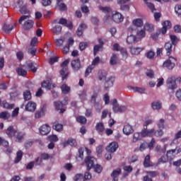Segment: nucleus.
<instances>
[{"label":"nucleus","instance_id":"nucleus-1","mask_svg":"<svg viewBox=\"0 0 181 181\" xmlns=\"http://www.w3.org/2000/svg\"><path fill=\"white\" fill-rule=\"evenodd\" d=\"M152 122V119H148L144 122V128L141 132L142 138H146V136H149L150 138H153V136L162 138V136H163L164 132L162 129L156 130L154 128L148 129V125H151Z\"/></svg>","mask_w":181,"mask_h":181},{"label":"nucleus","instance_id":"nucleus-2","mask_svg":"<svg viewBox=\"0 0 181 181\" xmlns=\"http://www.w3.org/2000/svg\"><path fill=\"white\" fill-rule=\"evenodd\" d=\"M6 135H8V138H13L16 142L21 143L25 138L26 135L25 133L20 132L19 130H16L13 126H9L6 131Z\"/></svg>","mask_w":181,"mask_h":181},{"label":"nucleus","instance_id":"nucleus-3","mask_svg":"<svg viewBox=\"0 0 181 181\" xmlns=\"http://www.w3.org/2000/svg\"><path fill=\"white\" fill-rule=\"evenodd\" d=\"M95 158L93 156H86L85 158V163L86 165L87 170H91L93 168L94 171L96 173H101L103 172V166L100 164H96L94 165V162H95Z\"/></svg>","mask_w":181,"mask_h":181},{"label":"nucleus","instance_id":"nucleus-4","mask_svg":"<svg viewBox=\"0 0 181 181\" xmlns=\"http://www.w3.org/2000/svg\"><path fill=\"white\" fill-rule=\"evenodd\" d=\"M167 88L168 90H171L173 91L177 88V84L181 83V77H177L175 76H170L168 78L167 81Z\"/></svg>","mask_w":181,"mask_h":181},{"label":"nucleus","instance_id":"nucleus-5","mask_svg":"<svg viewBox=\"0 0 181 181\" xmlns=\"http://www.w3.org/2000/svg\"><path fill=\"white\" fill-rule=\"evenodd\" d=\"M163 66L168 70H173L176 66V59L173 57H169V59L163 62Z\"/></svg>","mask_w":181,"mask_h":181},{"label":"nucleus","instance_id":"nucleus-6","mask_svg":"<svg viewBox=\"0 0 181 181\" xmlns=\"http://www.w3.org/2000/svg\"><path fill=\"white\" fill-rule=\"evenodd\" d=\"M71 66L75 73L78 71L80 69H81V61H80V59H74L71 62Z\"/></svg>","mask_w":181,"mask_h":181},{"label":"nucleus","instance_id":"nucleus-7","mask_svg":"<svg viewBox=\"0 0 181 181\" xmlns=\"http://www.w3.org/2000/svg\"><path fill=\"white\" fill-rule=\"evenodd\" d=\"M47 159H50V156L48 153H41V158H35V166H40L43 163L42 160H47Z\"/></svg>","mask_w":181,"mask_h":181},{"label":"nucleus","instance_id":"nucleus-8","mask_svg":"<svg viewBox=\"0 0 181 181\" xmlns=\"http://www.w3.org/2000/svg\"><path fill=\"white\" fill-rule=\"evenodd\" d=\"M112 18L115 23H121V22H124V16L118 11H113Z\"/></svg>","mask_w":181,"mask_h":181},{"label":"nucleus","instance_id":"nucleus-9","mask_svg":"<svg viewBox=\"0 0 181 181\" xmlns=\"http://www.w3.org/2000/svg\"><path fill=\"white\" fill-rule=\"evenodd\" d=\"M39 131L41 135H49V134H50V131H52V128L49 124H42L40 127Z\"/></svg>","mask_w":181,"mask_h":181},{"label":"nucleus","instance_id":"nucleus-10","mask_svg":"<svg viewBox=\"0 0 181 181\" xmlns=\"http://www.w3.org/2000/svg\"><path fill=\"white\" fill-rule=\"evenodd\" d=\"M54 105L57 111H59L60 114H63L66 111V107L62 101H55L54 102Z\"/></svg>","mask_w":181,"mask_h":181},{"label":"nucleus","instance_id":"nucleus-11","mask_svg":"<svg viewBox=\"0 0 181 181\" xmlns=\"http://www.w3.org/2000/svg\"><path fill=\"white\" fill-rule=\"evenodd\" d=\"M118 143L116 141H112L107 147L106 151L110 153H114L118 149Z\"/></svg>","mask_w":181,"mask_h":181},{"label":"nucleus","instance_id":"nucleus-12","mask_svg":"<svg viewBox=\"0 0 181 181\" xmlns=\"http://www.w3.org/2000/svg\"><path fill=\"white\" fill-rule=\"evenodd\" d=\"M122 173V170L121 168H117L116 170H114L110 176L112 178V181H118L119 180V175Z\"/></svg>","mask_w":181,"mask_h":181},{"label":"nucleus","instance_id":"nucleus-13","mask_svg":"<svg viewBox=\"0 0 181 181\" xmlns=\"http://www.w3.org/2000/svg\"><path fill=\"white\" fill-rule=\"evenodd\" d=\"M58 23L59 25H63L64 26H66V28H69L70 30L73 29V23L71 21H67V19L64 18H62L58 21Z\"/></svg>","mask_w":181,"mask_h":181},{"label":"nucleus","instance_id":"nucleus-14","mask_svg":"<svg viewBox=\"0 0 181 181\" xmlns=\"http://www.w3.org/2000/svg\"><path fill=\"white\" fill-rule=\"evenodd\" d=\"M114 81H115V77L110 76L105 80V88L107 90V88H110V87H112L114 86Z\"/></svg>","mask_w":181,"mask_h":181},{"label":"nucleus","instance_id":"nucleus-15","mask_svg":"<svg viewBox=\"0 0 181 181\" xmlns=\"http://www.w3.org/2000/svg\"><path fill=\"white\" fill-rule=\"evenodd\" d=\"M35 25V21L33 20L28 19L25 21L23 25L24 30H30Z\"/></svg>","mask_w":181,"mask_h":181},{"label":"nucleus","instance_id":"nucleus-16","mask_svg":"<svg viewBox=\"0 0 181 181\" xmlns=\"http://www.w3.org/2000/svg\"><path fill=\"white\" fill-rule=\"evenodd\" d=\"M164 49L166 52V56H170L173 53V45L172 42H166L164 45Z\"/></svg>","mask_w":181,"mask_h":181},{"label":"nucleus","instance_id":"nucleus-17","mask_svg":"<svg viewBox=\"0 0 181 181\" xmlns=\"http://www.w3.org/2000/svg\"><path fill=\"white\" fill-rule=\"evenodd\" d=\"M16 28V24L14 23H11V24H7L5 23L4 25V30L5 33H11V31L13 30Z\"/></svg>","mask_w":181,"mask_h":181},{"label":"nucleus","instance_id":"nucleus-18","mask_svg":"<svg viewBox=\"0 0 181 181\" xmlns=\"http://www.w3.org/2000/svg\"><path fill=\"white\" fill-rule=\"evenodd\" d=\"M69 145H70V146L76 147L77 146V141L73 138H69L67 141H65L63 143L64 147L69 146Z\"/></svg>","mask_w":181,"mask_h":181},{"label":"nucleus","instance_id":"nucleus-19","mask_svg":"<svg viewBox=\"0 0 181 181\" xmlns=\"http://www.w3.org/2000/svg\"><path fill=\"white\" fill-rule=\"evenodd\" d=\"M143 50H145V47H130V53L132 54H134V56H138V54H139Z\"/></svg>","mask_w":181,"mask_h":181},{"label":"nucleus","instance_id":"nucleus-20","mask_svg":"<svg viewBox=\"0 0 181 181\" xmlns=\"http://www.w3.org/2000/svg\"><path fill=\"white\" fill-rule=\"evenodd\" d=\"M61 67L62 69L59 71V74L62 76L63 81H64V80H67V78H69V72H66L67 70H69V67H64V66H61Z\"/></svg>","mask_w":181,"mask_h":181},{"label":"nucleus","instance_id":"nucleus-21","mask_svg":"<svg viewBox=\"0 0 181 181\" xmlns=\"http://www.w3.org/2000/svg\"><path fill=\"white\" fill-rule=\"evenodd\" d=\"M36 110V103L33 101H29L25 105V110L33 112Z\"/></svg>","mask_w":181,"mask_h":181},{"label":"nucleus","instance_id":"nucleus-22","mask_svg":"<svg viewBox=\"0 0 181 181\" xmlns=\"http://www.w3.org/2000/svg\"><path fill=\"white\" fill-rule=\"evenodd\" d=\"M143 165L144 168H152V166H153V164H152V162L151 161V155L148 154L145 157Z\"/></svg>","mask_w":181,"mask_h":181},{"label":"nucleus","instance_id":"nucleus-23","mask_svg":"<svg viewBox=\"0 0 181 181\" xmlns=\"http://www.w3.org/2000/svg\"><path fill=\"white\" fill-rule=\"evenodd\" d=\"M134 133V129L132 128V126L129 124H126L123 128V134L124 135H131V134Z\"/></svg>","mask_w":181,"mask_h":181},{"label":"nucleus","instance_id":"nucleus-24","mask_svg":"<svg viewBox=\"0 0 181 181\" xmlns=\"http://www.w3.org/2000/svg\"><path fill=\"white\" fill-rule=\"evenodd\" d=\"M57 5L61 12L67 11V6L63 3V0H57Z\"/></svg>","mask_w":181,"mask_h":181},{"label":"nucleus","instance_id":"nucleus-25","mask_svg":"<svg viewBox=\"0 0 181 181\" xmlns=\"http://www.w3.org/2000/svg\"><path fill=\"white\" fill-rule=\"evenodd\" d=\"M107 71H104V70H99L98 73V77L100 80V81H104V80L107 79Z\"/></svg>","mask_w":181,"mask_h":181},{"label":"nucleus","instance_id":"nucleus-26","mask_svg":"<svg viewBox=\"0 0 181 181\" xmlns=\"http://www.w3.org/2000/svg\"><path fill=\"white\" fill-rule=\"evenodd\" d=\"M52 129H54L57 132H62L63 131V124L59 122H54L52 125Z\"/></svg>","mask_w":181,"mask_h":181},{"label":"nucleus","instance_id":"nucleus-27","mask_svg":"<svg viewBox=\"0 0 181 181\" xmlns=\"http://www.w3.org/2000/svg\"><path fill=\"white\" fill-rule=\"evenodd\" d=\"M3 108H5L6 110H13L15 108V104L13 103H8L6 100L2 101Z\"/></svg>","mask_w":181,"mask_h":181},{"label":"nucleus","instance_id":"nucleus-28","mask_svg":"<svg viewBox=\"0 0 181 181\" xmlns=\"http://www.w3.org/2000/svg\"><path fill=\"white\" fill-rule=\"evenodd\" d=\"M126 42L127 45H133L134 42H136V37L134 35L127 36Z\"/></svg>","mask_w":181,"mask_h":181},{"label":"nucleus","instance_id":"nucleus-29","mask_svg":"<svg viewBox=\"0 0 181 181\" xmlns=\"http://www.w3.org/2000/svg\"><path fill=\"white\" fill-rule=\"evenodd\" d=\"M22 158H23V151H18L16 153V158H15L14 163H19V162L22 160Z\"/></svg>","mask_w":181,"mask_h":181},{"label":"nucleus","instance_id":"nucleus-30","mask_svg":"<svg viewBox=\"0 0 181 181\" xmlns=\"http://www.w3.org/2000/svg\"><path fill=\"white\" fill-rule=\"evenodd\" d=\"M8 118H11V113L8 111L0 112V119L6 121Z\"/></svg>","mask_w":181,"mask_h":181},{"label":"nucleus","instance_id":"nucleus-31","mask_svg":"<svg viewBox=\"0 0 181 181\" xmlns=\"http://www.w3.org/2000/svg\"><path fill=\"white\" fill-rule=\"evenodd\" d=\"M64 40H66V38L64 37H61L60 38L55 39V45L57 47H62L63 46V43H64Z\"/></svg>","mask_w":181,"mask_h":181},{"label":"nucleus","instance_id":"nucleus-32","mask_svg":"<svg viewBox=\"0 0 181 181\" xmlns=\"http://www.w3.org/2000/svg\"><path fill=\"white\" fill-rule=\"evenodd\" d=\"M16 73L18 76H21L22 77H25V76H27L28 74V71L22 67L17 68Z\"/></svg>","mask_w":181,"mask_h":181},{"label":"nucleus","instance_id":"nucleus-33","mask_svg":"<svg viewBox=\"0 0 181 181\" xmlns=\"http://www.w3.org/2000/svg\"><path fill=\"white\" fill-rule=\"evenodd\" d=\"M86 28H87V25H86V24H81L76 30L77 36H81V35H83V30H84Z\"/></svg>","mask_w":181,"mask_h":181},{"label":"nucleus","instance_id":"nucleus-34","mask_svg":"<svg viewBox=\"0 0 181 181\" xmlns=\"http://www.w3.org/2000/svg\"><path fill=\"white\" fill-rule=\"evenodd\" d=\"M133 25L137 28H142L144 26V21L141 18H136L133 21Z\"/></svg>","mask_w":181,"mask_h":181},{"label":"nucleus","instance_id":"nucleus-35","mask_svg":"<svg viewBox=\"0 0 181 181\" xmlns=\"http://www.w3.org/2000/svg\"><path fill=\"white\" fill-rule=\"evenodd\" d=\"M99 9L103 13H110L112 12V9L110 8V7L108 6H99Z\"/></svg>","mask_w":181,"mask_h":181},{"label":"nucleus","instance_id":"nucleus-36","mask_svg":"<svg viewBox=\"0 0 181 181\" xmlns=\"http://www.w3.org/2000/svg\"><path fill=\"white\" fill-rule=\"evenodd\" d=\"M46 111V109L44 107L41 108L40 111H37L35 114V118H42L43 115H45V112Z\"/></svg>","mask_w":181,"mask_h":181},{"label":"nucleus","instance_id":"nucleus-37","mask_svg":"<svg viewBox=\"0 0 181 181\" xmlns=\"http://www.w3.org/2000/svg\"><path fill=\"white\" fill-rule=\"evenodd\" d=\"M23 98L25 101H29V100L32 98V93H30V90H28L23 92Z\"/></svg>","mask_w":181,"mask_h":181},{"label":"nucleus","instance_id":"nucleus-38","mask_svg":"<svg viewBox=\"0 0 181 181\" xmlns=\"http://www.w3.org/2000/svg\"><path fill=\"white\" fill-rule=\"evenodd\" d=\"M144 30H147V32H153V29H155V28L153 27V24L146 23L144 26Z\"/></svg>","mask_w":181,"mask_h":181},{"label":"nucleus","instance_id":"nucleus-39","mask_svg":"<svg viewBox=\"0 0 181 181\" xmlns=\"http://www.w3.org/2000/svg\"><path fill=\"white\" fill-rule=\"evenodd\" d=\"M151 107H152L153 110H160V108H162V103L159 101L153 102L151 103Z\"/></svg>","mask_w":181,"mask_h":181},{"label":"nucleus","instance_id":"nucleus-40","mask_svg":"<svg viewBox=\"0 0 181 181\" xmlns=\"http://www.w3.org/2000/svg\"><path fill=\"white\" fill-rule=\"evenodd\" d=\"M95 129L99 134H100V132H104V124L103 122L97 123Z\"/></svg>","mask_w":181,"mask_h":181},{"label":"nucleus","instance_id":"nucleus-41","mask_svg":"<svg viewBox=\"0 0 181 181\" xmlns=\"http://www.w3.org/2000/svg\"><path fill=\"white\" fill-rule=\"evenodd\" d=\"M77 122H79V124H82L83 125L87 124V118L84 116H78L76 117Z\"/></svg>","mask_w":181,"mask_h":181},{"label":"nucleus","instance_id":"nucleus-42","mask_svg":"<svg viewBox=\"0 0 181 181\" xmlns=\"http://www.w3.org/2000/svg\"><path fill=\"white\" fill-rule=\"evenodd\" d=\"M146 2V6L149 8L150 11L153 13L156 11L155 5L151 2H148V0H144Z\"/></svg>","mask_w":181,"mask_h":181},{"label":"nucleus","instance_id":"nucleus-43","mask_svg":"<svg viewBox=\"0 0 181 181\" xmlns=\"http://www.w3.org/2000/svg\"><path fill=\"white\" fill-rule=\"evenodd\" d=\"M117 60H118V58L117 57V54H112L110 60V63L111 66H115V64H117Z\"/></svg>","mask_w":181,"mask_h":181},{"label":"nucleus","instance_id":"nucleus-44","mask_svg":"<svg viewBox=\"0 0 181 181\" xmlns=\"http://www.w3.org/2000/svg\"><path fill=\"white\" fill-rule=\"evenodd\" d=\"M127 111V106L125 105H121V106H117L116 110H113L114 112H125Z\"/></svg>","mask_w":181,"mask_h":181},{"label":"nucleus","instance_id":"nucleus-45","mask_svg":"<svg viewBox=\"0 0 181 181\" xmlns=\"http://www.w3.org/2000/svg\"><path fill=\"white\" fill-rule=\"evenodd\" d=\"M41 86L42 88H46L47 90H50L52 88V84H50V82L49 81H44L41 83Z\"/></svg>","mask_w":181,"mask_h":181},{"label":"nucleus","instance_id":"nucleus-46","mask_svg":"<svg viewBox=\"0 0 181 181\" xmlns=\"http://www.w3.org/2000/svg\"><path fill=\"white\" fill-rule=\"evenodd\" d=\"M62 29L61 25H57L53 28L52 32L55 33V35H60V33H62Z\"/></svg>","mask_w":181,"mask_h":181},{"label":"nucleus","instance_id":"nucleus-47","mask_svg":"<svg viewBox=\"0 0 181 181\" xmlns=\"http://www.w3.org/2000/svg\"><path fill=\"white\" fill-rule=\"evenodd\" d=\"M142 138V135L139 132H135L133 134V142H138Z\"/></svg>","mask_w":181,"mask_h":181},{"label":"nucleus","instance_id":"nucleus-48","mask_svg":"<svg viewBox=\"0 0 181 181\" xmlns=\"http://www.w3.org/2000/svg\"><path fill=\"white\" fill-rule=\"evenodd\" d=\"M175 155H176V149H172L167 151L166 156L170 158V159L175 158Z\"/></svg>","mask_w":181,"mask_h":181},{"label":"nucleus","instance_id":"nucleus-49","mask_svg":"<svg viewBox=\"0 0 181 181\" xmlns=\"http://www.w3.org/2000/svg\"><path fill=\"white\" fill-rule=\"evenodd\" d=\"M61 90L64 94H69V93H70V88L66 84H63L61 86Z\"/></svg>","mask_w":181,"mask_h":181},{"label":"nucleus","instance_id":"nucleus-50","mask_svg":"<svg viewBox=\"0 0 181 181\" xmlns=\"http://www.w3.org/2000/svg\"><path fill=\"white\" fill-rule=\"evenodd\" d=\"M27 66L29 69V70L33 71V73H36V71H37V68H36L34 63H28Z\"/></svg>","mask_w":181,"mask_h":181},{"label":"nucleus","instance_id":"nucleus-51","mask_svg":"<svg viewBox=\"0 0 181 181\" xmlns=\"http://www.w3.org/2000/svg\"><path fill=\"white\" fill-rule=\"evenodd\" d=\"M170 38L171 40V45L175 46L177 45V42H179V39H177V37L176 35H170Z\"/></svg>","mask_w":181,"mask_h":181},{"label":"nucleus","instance_id":"nucleus-52","mask_svg":"<svg viewBox=\"0 0 181 181\" xmlns=\"http://www.w3.org/2000/svg\"><path fill=\"white\" fill-rule=\"evenodd\" d=\"M132 88L134 90V91L136 93H139L140 94H144L146 91L145 88L132 87Z\"/></svg>","mask_w":181,"mask_h":181},{"label":"nucleus","instance_id":"nucleus-53","mask_svg":"<svg viewBox=\"0 0 181 181\" xmlns=\"http://www.w3.org/2000/svg\"><path fill=\"white\" fill-rule=\"evenodd\" d=\"M175 12L179 18H181V5L177 4L175 7Z\"/></svg>","mask_w":181,"mask_h":181},{"label":"nucleus","instance_id":"nucleus-54","mask_svg":"<svg viewBox=\"0 0 181 181\" xmlns=\"http://www.w3.org/2000/svg\"><path fill=\"white\" fill-rule=\"evenodd\" d=\"M146 57H147V59H149L150 60H152L153 57H155V52L152 50L148 51L146 53Z\"/></svg>","mask_w":181,"mask_h":181},{"label":"nucleus","instance_id":"nucleus-55","mask_svg":"<svg viewBox=\"0 0 181 181\" xmlns=\"http://www.w3.org/2000/svg\"><path fill=\"white\" fill-rule=\"evenodd\" d=\"M169 160V157L168 156H163L158 159V163H166Z\"/></svg>","mask_w":181,"mask_h":181},{"label":"nucleus","instance_id":"nucleus-56","mask_svg":"<svg viewBox=\"0 0 181 181\" xmlns=\"http://www.w3.org/2000/svg\"><path fill=\"white\" fill-rule=\"evenodd\" d=\"M157 127L159 128L158 129H163L165 128V119H160L159 122L157 124Z\"/></svg>","mask_w":181,"mask_h":181},{"label":"nucleus","instance_id":"nucleus-57","mask_svg":"<svg viewBox=\"0 0 181 181\" xmlns=\"http://www.w3.org/2000/svg\"><path fill=\"white\" fill-rule=\"evenodd\" d=\"M97 97H98V93H93V95L91 96V99H90V103L92 104H95L97 103Z\"/></svg>","mask_w":181,"mask_h":181},{"label":"nucleus","instance_id":"nucleus-58","mask_svg":"<svg viewBox=\"0 0 181 181\" xmlns=\"http://www.w3.org/2000/svg\"><path fill=\"white\" fill-rule=\"evenodd\" d=\"M37 42H38V39L37 37H33L31 39L30 46H32V47H35V46H37Z\"/></svg>","mask_w":181,"mask_h":181},{"label":"nucleus","instance_id":"nucleus-59","mask_svg":"<svg viewBox=\"0 0 181 181\" xmlns=\"http://www.w3.org/2000/svg\"><path fill=\"white\" fill-rule=\"evenodd\" d=\"M93 69H94V66H93V65H90L89 66H88L85 71V77H88L90 73L93 71Z\"/></svg>","mask_w":181,"mask_h":181},{"label":"nucleus","instance_id":"nucleus-60","mask_svg":"<svg viewBox=\"0 0 181 181\" xmlns=\"http://www.w3.org/2000/svg\"><path fill=\"white\" fill-rule=\"evenodd\" d=\"M26 19H30V15L21 16L18 20V23L20 25H22V23L23 22V21H26Z\"/></svg>","mask_w":181,"mask_h":181},{"label":"nucleus","instance_id":"nucleus-61","mask_svg":"<svg viewBox=\"0 0 181 181\" xmlns=\"http://www.w3.org/2000/svg\"><path fill=\"white\" fill-rule=\"evenodd\" d=\"M94 107L97 112H101V110H103V105H101L99 103H95Z\"/></svg>","mask_w":181,"mask_h":181},{"label":"nucleus","instance_id":"nucleus-62","mask_svg":"<svg viewBox=\"0 0 181 181\" xmlns=\"http://www.w3.org/2000/svg\"><path fill=\"white\" fill-rule=\"evenodd\" d=\"M100 63V57H96L92 62L91 66L93 67H95V66H98V64Z\"/></svg>","mask_w":181,"mask_h":181},{"label":"nucleus","instance_id":"nucleus-63","mask_svg":"<svg viewBox=\"0 0 181 181\" xmlns=\"http://www.w3.org/2000/svg\"><path fill=\"white\" fill-rule=\"evenodd\" d=\"M20 12L23 15H26V13H29V10H28V8H26V6H23L20 8Z\"/></svg>","mask_w":181,"mask_h":181},{"label":"nucleus","instance_id":"nucleus-64","mask_svg":"<svg viewBox=\"0 0 181 181\" xmlns=\"http://www.w3.org/2000/svg\"><path fill=\"white\" fill-rule=\"evenodd\" d=\"M175 97L178 101H181V88H179L175 92Z\"/></svg>","mask_w":181,"mask_h":181}]
</instances>
